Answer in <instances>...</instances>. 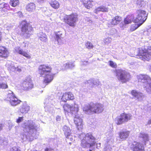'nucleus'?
Wrapping results in <instances>:
<instances>
[{
  "label": "nucleus",
  "mask_w": 151,
  "mask_h": 151,
  "mask_svg": "<svg viewBox=\"0 0 151 151\" xmlns=\"http://www.w3.org/2000/svg\"><path fill=\"white\" fill-rule=\"evenodd\" d=\"M22 127L24 133L21 137L24 141H32L37 138L39 135L37 129L39 126L33 121L28 120L22 124Z\"/></svg>",
  "instance_id": "f257e3e1"
},
{
  "label": "nucleus",
  "mask_w": 151,
  "mask_h": 151,
  "mask_svg": "<svg viewBox=\"0 0 151 151\" xmlns=\"http://www.w3.org/2000/svg\"><path fill=\"white\" fill-rule=\"evenodd\" d=\"M52 68L47 64L40 65L38 68V73L41 76L44 78V83L47 85L52 81L54 74L51 72Z\"/></svg>",
  "instance_id": "f03ea898"
},
{
  "label": "nucleus",
  "mask_w": 151,
  "mask_h": 151,
  "mask_svg": "<svg viewBox=\"0 0 151 151\" xmlns=\"http://www.w3.org/2000/svg\"><path fill=\"white\" fill-rule=\"evenodd\" d=\"M79 137L81 140V146L83 148H89L92 147L96 143V139L91 133L86 134L81 133Z\"/></svg>",
  "instance_id": "7ed1b4c3"
},
{
  "label": "nucleus",
  "mask_w": 151,
  "mask_h": 151,
  "mask_svg": "<svg viewBox=\"0 0 151 151\" xmlns=\"http://www.w3.org/2000/svg\"><path fill=\"white\" fill-rule=\"evenodd\" d=\"M104 109L103 105L98 103L87 104L83 107V111L88 114H90L92 112L99 113L101 112Z\"/></svg>",
  "instance_id": "20e7f679"
},
{
  "label": "nucleus",
  "mask_w": 151,
  "mask_h": 151,
  "mask_svg": "<svg viewBox=\"0 0 151 151\" xmlns=\"http://www.w3.org/2000/svg\"><path fill=\"white\" fill-rule=\"evenodd\" d=\"M139 82L143 84L144 88L148 93L151 94V78L146 75L140 74L137 76Z\"/></svg>",
  "instance_id": "39448f33"
},
{
  "label": "nucleus",
  "mask_w": 151,
  "mask_h": 151,
  "mask_svg": "<svg viewBox=\"0 0 151 151\" xmlns=\"http://www.w3.org/2000/svg\"><path fill=\"white\" fill-rule=\"evenodd\" d=\"M138 53L137 54V56L139 57L137 58H140L141 60H148L151 57V47H148V48H145L144 50L140 48L137 49L136 50Z\"/></svg>",
  "instance_id": "423d86ee"
},
{
  "label": "nucleus",
  "mask_w": 151,
  "mask_h": 151,
  "mask_svg": "<svg viewBox=\"0 0 151 151\" xmlns=\"http://www.w3.org/2000/svg\"><path fill=\"white\" fill-rule=\"evenodd\" d=\"M116 76L118 79L123 83L128 81L130 78L129 73L126 71L122 69L117 70L116 71Z\"/></svg>",
  "instance_id": "0eeeda50"
},
{
  "label": "nucleus",
  "mask_w": 151,
  "mask_h": 151,
  "mask_svg": "<svg viewBox=\"0 0 151 151\" xmlns=\"http://www.w3.org/2000/svg\"><path fill=\"white\" fill-rule=\"evenodd\" d=\"M132 116L130 114L124 113L117 116L115 119L114 122L118 125H121L130 120Z\"/></svg>",
  "instance_id": "6e6552de"
},
{
  "label": "nucleus",
  "mask_w": 151,
  "mask_h": 151,
  "mask_svg": "<svg viewBox=\"0 0 151 151\" xmlns=\"http://www.w3.org/2000/svg\"><path fill=\"white\" fill-rule=\"evenodd\" d=\"M21 24L22 31L23 33L27 37H29L32 34V27L29 23L25 21L22 22Z\"/></svg>",
  "instance_id": "1a4fd4ad"
},
{
  "label": "nucleus",
  "mask_w": 151,
  "mask_h": 151,
  "mask_svg": "<svg viewBox=\"0 0 151 151\" xmlns=\"http://www.w3.org/2000/svg\"><path fill=\"white\" fill-rule=\"evenodd\" d=\"M6 100L9 101L12 106H15L19 104L21 101L18 100L16 97L13 93L11 90H9L8 92Z\"/></svg>",
  "instance_id": "9d476101"
},
{
  "label": "nucleus",
  "mask_w": 151,
  "mask_h": 151,
  "mask_svg": "<svg viewBox=\"0 0 151 151\" xmlns=\"http://www.w3.org/2000/svg\"><path fill=\"white\" fill-rule=\"evenodd\" d=\"M137 17L135 20V22H140L143 24L147 18L148 14L145 11L142 10H139L137 11Z\"/></svg>",
  "instance_id": "9b49d317"
},
{
  "label": "nucleus",
  "mask_w": 151,
  "mask_h": 151,
  "mask_svg": "<svg viewBox=\"0 0 151 151\" xmlns=\"http://www.w3.org/2000/svg\"><path fill=\"white\" fill-rule=\"evenodd\" d=\"M66 23L72 27L74 26L78 20V15L76 14H73L67 16L65 18Z\"/></svg>",
  "instance_id": "f8f14e48"
},
{
  "label": "nucleus",
  "mask_w": 151,
  "mask_h": 151,
  "mask_svg": "<svg viewBox=\"0 0 151 151\" xmlns=\"http://www.w3.org/2000/svg\"><path fill=\"white\" fill-rule=\"evenodd\" d=\"M63 108L65 114L66 113H70L72 115L75 114L78 112L79 110L78 107L77 105H75L73 106L68 104H65L64 105Z\"/></svg>",
  "instance_id": "ddd939ff"
},
{
  "label": "nucleus",
  "mask_w": 151,
  "mask_h": 151,
  "mask_svg": "<svg viewBox=\"0 0 151 151\" xmlns=\"http://www.w3.org/2000/svg\"><path fill=\"white\" fill-rule=\"evenodd\" d=\"M73 115L75 116L74 122L78 130L81 129L83 127L82 120L78 112Z\"/></svg>",
  "instance_id": "4468645a"
},
{
  "label": "nucleus",
  "mask_w": 151,
  "mask_h": 151,
  "mask_svg": "<svg viewBox=\"0 0 151 151\" xmlns=\"http://www.w3.org/2000/svg\"><path fill=\"white\" fill-rule=\"evenodd\" d=\"M60 95L61 96V94L60 93H58L57 94V96H59V99H61L62 101L66 102L67 101L69 100H73L74 99L73 94L70 92H68L63 94L62 96L59 97Z\"/></svg>",
  "instance_id": "2eb2a0df"
},
{
  "label": "nucleus",
  "mask_w": 151,
  "mask_h": 151,
  "mask_svg": "<svg viewBox=\"0 0 151 151\" xmlns=\"http://www.w3.org/2000/svg\"><path fill=\"white\" fill-rule=\"evenodd\" d=\"M22 86L25 90H29L33 87V85L30 77L27 78L24 80Z\"/></svg>",
  "instance_id": "dca6fc26"
},
{
  "label": "nucleus",
  "mask_w": 151,
  "mask_h": 151,
  "mask_svg": "<svg viewBox=\"0 0 151 151\" xmlns=\"http://www.w3.org/2000/svg\"><path fill=\"white\" fill-rule=\"evenodd\" d=\"M29 109L30 107L26 103H24L19 108V112L22 113H26Z\"/></svg>",
  "instance_id": "f3484780"
},
{
  "label": "nucleus",
  "mask_w": 151,
  "mask_h": 151,
  "mask_svg": "<svg viewBox=\"0 0 151 151\" xmlns=\"http://www.w3.org/2000/svg\"><path fill=\"white\" fill-rule=\"evenodd\" d=\"M134 19V16L132 15L128 16L124 20V22L122 23L123 26H122L125 27L126 25L131 23Z\"/></svg>",
  "instance_id": "a211bd4d"
},
{
  "label": "nucleus",
  "mask_w": 151,
  "mask_h": 151,
  "mask_svg": "<svg viewBox=\"0 0 151 151\" xmlns=\"http://www.w3.org/2000/svg\"><path fill=\"white\" fill-rule=\"evenodd\" d=\"M81 1L85 7L88 9L91 8L94 3L92 1L89 0H81Z\"/></svg>",
  "instance_id": "6ab92c4d"
},
{
  "label": "nucleus",
  "mask_w": 151,
  "mask_h": 151,
  "mask_svg": "<svg viewBox=\"0 0 151 151\" xmlns=\"http://www.w3.org/2000/svg\"><path fill=\"white\" fill-rule=\"evenodd\" d=\"M133 151H144V147L142 144L137 142L134 147Z\"/></svg>",
  "instance_id": "aec40b11"
},
{
  "label": "nucleus",
  "mask_w": 151,
  "mask_h": 151,
  "mask_svg": "<svg viewBox=\"0 0 151 151\" xmlns=\"http://www.w3.org/2000/svg\"><path fill=\"white\" fill-rule=\"evenodd\" d=\"M8 55V52L6 49L3 47H0V56L6 58Z\"/></svg>",
  "instance_id": "412c9836"
},
{
  "label": "nucleus",
  "mask_w": 151,
  "mask_h": 151,
  "mask_svg": "<svg viewBox=\"0 0 151 151\" xmlns=\"http://www.w3.org/2000/svg\"><path fill=\"white\" fill-rule=\"evenodd\" d=\"M55 35V40L58 41V43H61L63 38L62 32L61 31H58L56 33Z\"/></svg>",
  "instance_id": "4be33fe9"
},
{
  "label": "nucleus",
  "mask_w": 151,
  "mask_h": 151,
  "mask_svg": "<svg viewBox=\"0 0 151 151\" xmlns=\"http://www.w3.org/2000/svg\"><path fill=\"white\" fill-rule=\"evenodd\" d=\"M63 130L66 137H67L69 136H70L71 132L69 127L66 125H65L63 127Z\"/></svg>",
  "instance_id": "5701e85b"
},
{
  "label": "nucleus",
  "mask_w": 151,
  "mask_h": 151,
  "mask_svg": "<svg viewBox=\"0 0 151 151\" xmlns=\"http://www.w3.org/2000/svg\"><path fill=\"white\" fill-rule=\"evenodd\" d=\"M132 95L134 96L137 97L138 99H140L143 96V94L135 90H133L131 92Z\"/></svg>",
  "instance_id": "b1692460"
},
{
  "label": "nucleus",
  "mask_w": 151,
  "mask_h": 151,
  "mask_svg": "<svg viewBox=\"0 0 151 151\" xmlns=\"http://www.w3.org/2000/svg\"><path fill=\"white\" fill-rule=\"evenodd\" d=\"M37 36L40 40L43 42H46L47 40V38L45 34L42 32H40L37 34Z\"/></svg>",
  "instance_id": "393cba45"
},
{
  "label": "nucleus",
  "mask_w": 151,
  "mask_h": 151,
  "mask_svg": "<svg viewBox=\"0 0 151 151\" xmlns=\"http://www.w3.org/2000/svg\"><path fill=\"white\" fill-rule=\"evenodd\" d=\"M75 65L74 61H69L63 64V66L65 69H72L74 68Z\"/></svg>",
  "instance_id": "a878e982"
},
{
  "label": "nucleus",
  "mask_w": 151,
  "mask_h": 151,
  "mask_svg": "<svg viewBox=\"0 0 151 151\" xmlns=\"http://www.w3.org/2000/svg\"><path fill=\"white\" fill-rule=\"evenodd\" d=\"M121 20V17L118 16H116L111 20V23L112 25H116L119 23Z\"/></svg>",
  "instance_id": "bb28decb"
},
{
  "label": "nucleus",
  "mask_w": 151,
  "mask_h": 151,
  "mask_svg": "<svg viewBox=\"0 0 151 151\" xmlns=\"http://www.w3.org/2000/svg\"><path fill=\"white\" fill-rule=\"evenodd\" d=\"M129 134V131L122 132L120 133L119 136L121 139L124 140L128 137Z\"/></svg>",
  "instance_id": "cd10ccee"
},
{
  "label": "nucleus",
  "mask_w": 151,
  "mask_h": 151,
  "mask_svg": "<svg viewBox=\"0 0 151 151\" xmlns=\"http://www.w3.org/2000/svg\"><path fill=\"white\" fill-rule=\"evenodd\" d=\"M35 9V5L33 3H31L27 5L26 9L29 12H33Z\"/></svg>",
  "instance_id": "c85d7f7f"
},
{
  "label": "nucleus",
  "mask_w": 151,
  "mask_h": 151,
  "mask_svg": "<svg viewBox=\"0 0 151 151\" xmlns=\"http://www.w3.org/2000/svg\"><path fill=\"white\" fill-rule=\"evenodd\" d=\"M16 50L19 54L22 55L27 58H30V56L27 52L23 51L20 47L18 48Z\"/></svg>",
  "instance_id": "c756f323"
},
{
  "label": "nucleus",
  "mask_w": 151,
  "mask_h": 151,
  "mask_svg": "<svg viewBox=\"0 0 151 151\" xmlns=\"http://www.w3.org/2000/svg\"><path fill=\"white\" fill-rule=\"evenodd\" d=\"M50 4V5L55 9H57L60 5L59 3L55 0H51Z\"/></svg>",
  "instance_id": "7c9ffc66"
},
{
  "label": "nucleus",
  "mask_w": 151,
  "mask_h": 151,
  "mask_svg": "<svg viewBox=\"0 0 151 151\" xmlns=\"http://www.w3.org/2000/svg\"><path fill=\"white\" fill-rule=\"evenodd\" d=\"M108 11L107 8L104 6H101L97 8L94 10L95 13L97 14L99 12H106Z\"/></svg>",
  "instance_id": "2f4dec72"
},
{
  "label": "nucleus",
  "mask_w": 151,
  "mask_h": 151,
  "mask_svg": "<svg viewBox=\"0 0 151 151\" xmlns=\"http://www.w3.org/2000/svg\"><path fill=\"white\" fill-rule=\"evenodd\" d=\"M139 137L140 138H142L145 142L149 140L148 135L145 133L143 132L140 133Z\"/></svg>",
  "instance_id": "473e14b6"
},
{
  "label": "nucleus",
  "mask_w": 151,
  "mask_h": 151,
  "mask_svg": "<svg viewBox=\"0 0 151 151\" xmlns=\"http://www.w3.org/2000/svg\"><path fill=\"white\" fill-rule=\"evenodd\" d=\"M50 99H46L45 100L44 102L45 104V109H49V106H50L52 105L51 102H50L49 101H50Z\"/></svg>",
  "instance_id": "72a5a7b5"
},
{
  "label": "nucleus",
  "mask_w": 151,
  "mask_h": 151,
  "mask_svg": "<svg viewBox=\"0 0 151 151\" xmlns=\"http://www.w3.org/2000/svg\"><path fill=\"white\" fill-rule=\"evenodd\" d=\"M142 24L139 22L138 24H134L131 26L130 28V31L133 32L137 29Z\"/></svg>",
  "instance_id": "f704fd0d"
},
{
  "label": "nucleus",
  "mask_w": 151,
  "mask_h": 151,
  "mask_svg": "<svg viewBox=\"0 0 151 151\" xmlns=\"http://www.w3.org/2000/svg\"><path fill=\"white\" fill-rule=\"evenodd\" d=\"M19 1L18 0H11L10 2V4L13 7H15L19 4Z\"/></svg>",
  "instance_id": "c9c22d12"
},
{
  "label": "nucleus",
  "mask_w": 151,
  "mask_h": 151,
  "mask_svg": "<svg viewBox=\"0 0 151 151\" xmlns=\"http://www.w3.org/2000/svg\"><path fill=\"white\" fill-rule=\"evenodd\" d=\"M7 141L6 138L0 137V143L1 145H7Z\"/></svg>",
  "instance_id": "e433bc0d"
},
{
  "label": "nucleus",
  "mask_w": 151,
  "mask_h": 151,
  "mask_svg": "<svg viewBox=\"0 0 151 151\" xmlns=\"http://www.w3.org/2000/svg\"><path fill=\"white\" fill-rule=\"evenodd\" d=\"M85 83L88 86L91 88L93 87V79H92L87 81L85 82Z\"/></svg>",
  "instance_id": "4c0bfd02"
},
{
  "label": "nucleus",
  "mask_w": 151,
  "mask_h": 151,
  "mask_svg": "<svg viewBox=\"0 0 151 151\" xmlns=\"http://www.w3.org/2000/svg\"><path fill=\"white\" fill-rule=\"evenodd\" d=\"M137 4L140 7H144L146 4L145 1L142 0H138L137 2Z\"/></svg>",
  "instance_id": "58836bf2"
},
{
  "label": "nucleus",
  "mask_w": 151,
  "mask_h": 151,
  "mask_svg": "<svg viewBox=\"0 0 151 151\" xmlns=\"http://www.w3.org/2000/svg\"><path fill=\"white\" fill-rule=\"evenodd\" d=\"M85 46L88 49H92L93 47L92 44L89 42H87L85 43Z\"/></svg>",
  "instance_id": "ea45409f"
},
{
  "label": "nucleus",
  "mask_w": 151,
  "mask_h": 151,
  "mask_svg": "<svg viewBox=\"0 0 151 151\" xmlns=\"http://www.w3.org/2000/svg\"><path fill=\"white\" fill-rule=\"evenodd\" d=\"M0 8L2 9L6 8V9H8L9 8V6L8 4L3 2L0 4Z\"/></svg>",
  "instance_id": "a19ab883"
},
{
  "label": "nucleus",
  "mask_w": 151,
  "mask_h": 151,
  "mask_svg": "<svg viewBox=\"0 0 151 151\" xmlns=\"http://www.w3.org/2000/svg\"><path fill=\"white\" fill-rule=\"evenodd\" d=\"M8 88V86L6 83H0V89H6Z\"/></svg>",
  "instance_id": "79ce46f5"
},
{
  "label": "nucleus",
  "mask_w": 151,
  "mask_h": 151,
  "mask_svg": "<svg viewBox=\"0 0 151 151\" xmlns=\"http://www.w3.org/2000/svg\"><path fill=\"white\" fill-rule=\"evenodd\" d=\"M111 41V39L110 37H108L106 38L104 40V42L106 44H108L109 43H110Z\"/></svg>",
  "instance_id": "37998d69"
},
{
  "label": "nucleus",
  "mask_w": 151,
  "mask_h": 151,
  "mask_svg": "<svg viewBox=\"0 0 151 151\" xmlns=\"http://www.w3.org/2000/svg\"><path fill=\"white\" fill-rule=\"evenodd\" d=\"M110 65L112 68H116V65L115 63H114L112 61H109Z\"/></svg>",
  "instance_id": "c03bdc74"
},
{
  "label": "nucleus",
  "mask_w": 151,
  "mask_h": 151,
  "mask_svg": "<svg viewBox=\"0 0 151 151\" xmlns=\"http://www.w3.org/2000/svg\"><path fill=\"white\" fill-rule=\"evenodd\" d=\"M100 82L98 80H94L93 79V87L95 86H97L99 84Z\"/></svg>",
  "instance_id": "a18cd8bd"
},
{
  "label": "nucleus",
  "mask_w": 151,
  "mask_h": 151,
  "mask_svg": "<svg viewBox=\"0 0 151 151\" xmlns=\"http://www.w3.org/2000/svg\"><path fill=\"white\" fill-rule=\"evenodd\" d=\"M10 151H20V150L17 147H14L10 149Z\"/></svg>",
  "instance_id": "49530a36"
},
{
  "label": "nucleus",
  "mask_w": 151,
  "mask_h": 151,
  "mask_svg": "<svg viewBox=\"0 0 151 151\" xmlns=\"http://www.w3.org/2000/svg\"><path fill=\"white\" fill-rule=\"evenodd\" d=\"M23 120V117H19L17 119L16 122L17 123H19L22 122Z\"/></svg>",
  "instance_id": "de8ad7c7"
},
{
  "label": "nucleus",
  "mask_w": 151,
  "mask_h": 151,
  "mask_svg": "<svg viewBox=\"0 0 151 151\" xmlns=\"http://www.w3.org/2000/svg\"><path fill=\"white\" fill-rule=\"evenodd\" d=\"M15 71H14V72H16L17 71L18 72H20L21 71V68H19L17 67H15Z\"/></svg>",
  "instance_id": "09e8293b"
},
{
  "label": "nucleus",
  "mask_w": 151,
  "mask_h": 151,
  "mask_svg": "<svg viewBox=\"0 0 151 151\" xmlns=\"http://www.w3.org/2000/svg\"><path fill=\"white\" fill-rule=\"evenodd\" d=\"M28 44L27 42H23V43L22 44V46L23 47H27L28 46Z\"/></svg>",
  "instance_id": "8fccbe9b"
},
{
  "label": "nucleus",
  "mask_w": 151,
  "mask_h": 151,
  "mask_svg": "<svg viewBox=\"0 0 151 151\" xmlns=\"http://www.w3.org/2000/svg\"><path fill=\"white\" fill-rule=\"evenodd\" d=\"M16 67L13 65H11L10 66L9 68L10 69V70H11L12 71H15V69Z\"/></svg>",
  "instance_id": "3c124183"
},
{
  "label": "nucleus",
  "mask_w": 151,
  "mask_h": 151,
  "mask_svg": "<svg viewBox=\"0 0 151 151\" xmlns=\"http://www.w3.org/2000/svg\"><path fill=\"white\" fill-rule=\"evenodd\" d=\"M84 19L86 21H87V22H89L90 23H91L92 22V21L89 18L86 17Z\"/></svg>",
  "instance_id": "603ef678"
},
{
  "label": "nucleus",
  "mask_w": 151,
  "mask_h": 151,
  "mask_svg": "<svg viewBox=\"0 0 151 151\" xmlns=\"http://www.w3.org/2000/svg\"><path fill=\"white\" fill-rule=\"evenodd\" d=\"M81 62L82 63V65H86L87 64V62H86V61H81Z\"/></svg>",
  "instance_id": "864d4df0"
},
{
  "label": "nucleus",
  "mask_w": 151,
  "mask_h": 151,
  "mask_svg": "<svg viewBox=\"0 0 151 151\" xmlns=\"http://www.w3.org/2000/svg\"><path fill=\"white\" fill-rule=\"evenodd\" d=\"M61 117L59 116H57L56 117V120L58 121H60L61 120Z\"/></svg>",
  "instance_id": "5fc2aeb1"
},
{
  "label": "nucleus",
  "mask_w": 151,
  "mask_h": 151,
  "mask_svg": "<svg viewBox=\"0 0 151 151\" xmlns=\"http://www.w3.org/2000/svg\"><path fill=\"white\" fill-rule=\"evenodd\" d=\"M66 138L68 139H69L71 141H72L73 140V139L72 137V136L70 135V136H69L68 137Z\"/></svg>",
  "instance_id": "6e6d98bb"
},
{
  "label": "nucleus",
  "mask_w": 151,
  "mask_h": 151,
  "mask_svg": "<svg viewBox=\"0 0 151 151\" xmlns=\"http://www.w3.org/2000/svg\"><path fill=\"white\" fill-rule=\"evenodd\" d=\"M3 125L1 124H0V131L2 129Z\"/></svg>",
  "instance_id": "4d7b16f0"
},
{
  "label": "nucleus",
  "mask_w": 151,
  "mask_h": 151,
  "mask_svg": "<svg viewBox=\"0 0 151 151\" xmlns=\"http://www.w3.org/2000/svg\"><path fill=\"white\" fill-rule=\"evenodd\" d=\"M40 3H42L45 0H37Z\"/></svg>",
  "instance_id": "13d9d810"
},
{
  "label": "nucleus",
  "mask_w": 151,
  "mask_h": 151,
  "mask_svg": "<svg viewBox=\"0 0 151 151\" xmlns=\"http://www.w3.org/2000/svg\"><path fill=\"white\" fill-rule=\"evenodd\" d=\"M2 37L1 33L0 32V41L1 40Z\"/></svg>",
  "instance_id": "bf43d9fd"
},
{
  "label": "nucleus",
  "mask_w": 151,
  "mask_h": 151,
  "mask_svg": "<svg viewBox=\"0 0 151 151\" xmlns=\"http://www.w3.org/2000/svg\"><path fill=\"white\" fill-rule=\"evenodd\" d=\"M148 106L150 108V109H151V104H149L148 105Z\"/></svg>",
  "instance_id": "052dcab7"
},
{
  "label": "nucleus",
  "mask_w": 151,
  "mask_h": 151,
  "mask_svg": "<svg viewBox=\"0 0 151 151\" xmlns=\"http://www.w3.org/2000/svg\"><path fill=\"white\" fill-rule=\"evenodd\" d=\"M147 124H151V119L148 121Z\"/></svg>",
  "instance_id": "680f3d73"
},
{
  "label": "nucleus",
  "mask_w": 151,
  "mask_h": 151,
  "mask_svg": "<svg viewBox=\"0 0 151 151\" xmlns=\"http://www.w3.org/2000/svg\"><path fill=\"white\" fill-rule=\"evenodd\" d=\"M14 126V125H13V124H11V125H10L9 126V129H10L12 127V126Z\"/></svg>",
  "instance_id": "e2e57ef3"
},
{
  "label": "nucleus",
  "mask_w": 151,
  "mask_h": 151,
  "mask_svg": "<svg viewBox=\"0 0 151 151\" xmlns=\"http://www.w3.org/2000/svg\"><path fill=\"white\" fill-rule=\"evenodd\" d=\"M111 31H113L114 32V33H115L116 32V30L115 29H111Z\"/></svg>",
  "instance_id": "0e129e2a"
},
{
  "label": "nucleus",
  "mask_w": 151,
  "mask_h": 151,
  "mask_svg": "<svg viewBox=\"0 0 151 151\" xmlns=\"http://www.w3.org/2000/svg\"><path fill=\"white\" fill-rule=\"evenodd\" d=\"M50 150L48 148H46L45 150V151H49Z\"/></svg>",
  "instance_id": "69168bd1"
},
{
  "label": "nucleus",
  "mask_w": 151,
  "mask_h": 151,
  "mask_svg": "<svg viewBox=\"0 0 151 151\" xmlns=\"http://www.w3.org/2000/svg\"><path fill=\"white\" fill-rule=\"evenodd\" d=\"M18 13L19 14H21V12H19Z\"/></svg>",
  "instance_id": "338daca9"
},
{
  "label": "nucleus",
  "mask_w": 151,
  "mask_h": 151,
  "mask_svg": "<svg viewBox=\"0 0 151 151\" xmlns=\"http://www.w3.org/2000/svg\"><path fill=\"white\" fill-rule=\"evenodd\" d=\"M89 151H92V150H90Z\"/></svg>",
  "instance_id": "774afa93"
}]
</instances>
